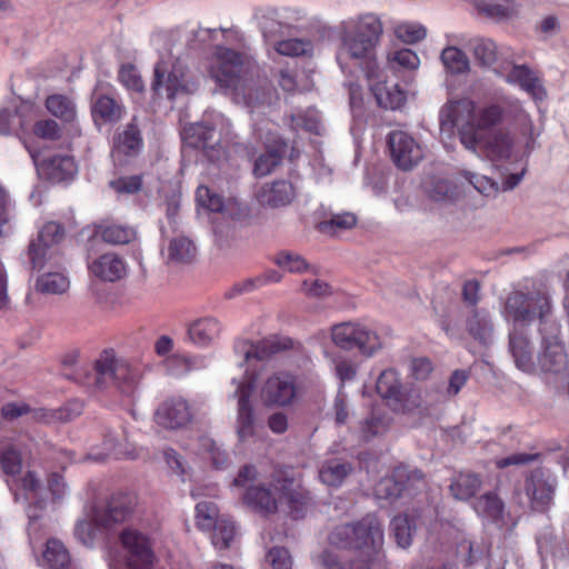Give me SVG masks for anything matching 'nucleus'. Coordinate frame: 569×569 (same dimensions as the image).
I'll return each instance as SVG.
<instances>
[{
  "label": "nucleus",
  "instance_id": "obj_37",
  "mask_svg": "<svg viewBox=\"0 0 569 569\" xmlns=\"http://www.w3.org/2000/svg\"><path fill=\"white\" fill-rule=\"evenodd\" d=\"M96 233L110 244H126L133 241L137 237V232L132 227L104 222L97 226Z\"/></svg>",
  "mask_w": 569,
  "mask_h": 569
},
{
  "label": "nucleus",
  "instance_id": "obj_30",
  "mask_svg": "<svg viewBox=\"0 0 569 569\" xmlns=\"http://www.w3.org/2000/svg\"><path fill=\"white\" fill-rule=\"evenodd\" d=\"M543 350L538 356V365L545 372L560 373L567 368L568 359L565 347L558 340H543Z\"/></svg>",
  "mask_w": 569,
  "mask_h": 569
},
{
  "label": "nucleus",
  "instance_id": "obj_54",
  "mask_svg": "<svg viewBox=\"0 0 569 569\" xmlns=\"http://www.w3.org/2000/svg\"><path fill=\"white\" fill-rule=\"evenodd\" d=\"M290 120L292 128L296 130L301 129L313 134H320L321 122L316 109L292 113Z\"/></svg>",
  "mask_w": 569,
  "mask_h": 569
},
{
  "label": "nucleus",
  "instance_id": "obj_24",
  "mask_svg": "<svg viewBox=\"0 0 569 569\" xmlns=\"http://www.w3.org/2000/svg\"><path fill=\"white\" fill-rule=\"evenodd\" d=\"M279 12L274 9H268L260 19V27L263 33L267 46L269 49V56L274 61L284 56V40L282 38V23L277 18Z\"/></svg>",
  "mask_w": 569,
  "mask_h": 569
},
{
  "label": "nucleus",
  "instance_id": "obj_52",
  "mask_svg": "<svg viewBox=\"0 0 569 569\" xmlns=\"http://www.w3.org/2000/svg\"><path fill=\"white\" fill-rule=\"evenodd\" d=\"M169 259L178 263L190 262L196 256V247L187 237L172 239L168 247Z\"/></svg>",
  "mask_w": 569,
  "mask_h": 569
},
{
  "label": "nucleus",
  "instance_id": "obj_15",
  "mask_svg": "<svg viewBox=\"0 0 569 569\" xmlns=\"http://www.w3.org/2000/svg\"><path fill=\"white\" fill-rule=\"evenodd\" d=\"M419 483H425L423 473L418 469L410 470L407 466L400 465L390 476L379 480L375 492L380 499L393 500Z\"/></svg>",
  "mask_w": 569,
  "mask_h": 569
},
{
  "label": "nucleus",
  "instance_id": "obj_22",
  "mask_svg": "<svg viewBox=\"0 0 569 569\" xmlns=\"http://www.w3.org/2000/svg\"><path fill=\"white\" fill-rule=\"evenodd\" d=\"M188 402L182 398H171L162 402L156 411V421L167 429H178L191 421Z\"/></svg>",
  "mask_w": 569,
  "mask_h": 569
},
{
  "label": "nucleus",
  "instance_id": "obj_11",
  "mask_svg": "<svg viewBox=\"0 0 569 569\" xmlns=\"http://www.w3.org/2000/svg\"><path fill=\"white\" fill-rule=\"evenodd\" d=\"M152 90L172 100L179 93L189 92L184 67L179 59H161L154 67Z\"/></svg>",
  "mask_w": 569,
  "mask_h": 569
},
{
  "label": "nucleus",
  "instance_id": "obj_40",
  "mask_svg": "<svg viewBox=\"0 0 569 569\" xmlns=\"http://www.w3.org/2000/svg\"><path fill=\"white\" fill-rule=\"evenodd\" d=\"M475 60L483 67H491L498 60V46L489 38H476L469 42Z\"/></svg>",
  "mask_w": 569,
  "mask_h": 569
},
{
  "label": "nucleus",
  "instance_id": "obj_57",
  "mask_svg": "<svg viewBox=\"0 0 569 569\" xmlns=\"http://www.w3.org/2000/svg\"><path fill=\"white\" fill-rule=\"evenodd\" d=\"M199 442L200 450L208 456L214 468L224 469L228 466V453L220 446H218L213 439L209 437H201Z\"/></svg>",
  "mask_w": 569,
  "mask_h": 569
},
{
  "label": "nucleus",
  "instance_id": "obj_26",
  "mask_svg": "<svg viewBox=\"0 0 569 569\" xmlns=\"http://www.w3.org/2000/svg\"><path fill=\"white\" fill-rule=\"evenodd\" d=\"M89 270L97 278L113 282L126 276L127 266L119 254L107 252L89 263Z\"/></svg>",
  "mask_w": 569,
  "mask_h": 569
},
{
  "label": "nucleus",
  "instance_id": "obj_45",
  "mask_svg": "<svg viewBox=\"0 0 569 569\" xmlns=\"http://www.w3.org/2000/svg\"><path fill=\"white\" fill-rule=\"evenodd\" d=\"M256 198L262 207H281L284 203V181L276 180L271 183H264L257 191Z\"/></svg>",
  "mask_w": 569,
  "mask_h": 569
},
{
  "label": "nucleus",
  "instance_id": "obj_49",
  "mask_svg": "<svg viewBox=\"0 0 569 569\" xmlns=\"http://www.w3.org/2000/svg\"><path fill=\"white\" fill-rule=\"evenodd\" d=\"M356 224L357 217L351 212H343L320 221L316 228L322 234L335 236L338 231L352 229Z\"/></svg>",
  "mask_w": 569,
  "mask_h": 569
},
{
  "label": "nucleus",
  "instance_id": "obj_33",
  "mask_svg": "<svg viewBox=\"0 0 569 569\" xmlns=\"http://www.w3.org/2000/svg\"><path fill=\"white\" fill-rule=\"evenodd\" d=\"M42 560L48 569H73V562L68 549L56 538L47 541Z\"/></svg>",
  "mask_w": 569,
  "mask_h": 569
},
{
  "label": "nucleus",
  "instance_id": "obj_17",
  "mask_svg": "<svg viewBox=\"0 0 569 569\" xmlns=\"http://www.w3.org/2000/svg\"><path fill=\"white\" fill-rule=\"evenodd\" d=\"M284 496V479L279 476L276 483L270 487L250 486L247 488L242 500L252 510L270 516L278 511L279 502Z\"/></svg>",
  "mask_w": 569,
  "mask_h": 569
},
{
  "label": "nucleus",
  "instance_id": "obj_60",
  "mask_svg": "<svg viewBox=\"0 0 569 569\" xmlns=\"http://www.w3.org/2000/svg\"><path fill=\"white\" fill-rule=\"evenodd\" d=\"M196 199L201 207H203L212 212H222L223 211V208H224L223 198L220 194L211 191L206 186L198 187L197 192H196Z\"/></svg>",
  "mask_w": 569,
  "mask_h": 569
},
{
  "label": "nucleus",
  "instance_id": "obj_1",
  "mask_svg": "<svg viewBox=\"0 0 569 569\" xmlns=\"http://www.w3.org/2000/svg\"><path fill=\"white\" fill-rule=\"evenodd\" d=\"M506 119L517 126L527 137L528 152L535 148L533 122L519 100L502 104L499 102L477 107L469 99L448 101L439 113L441 134L448 138L458 133L461 144L469 151H481L491 160L508 159L513 149V139L505 129L493 130Z\"/></svg>",
  "mask_w": 569,
  "mask_h": 569
},
{
  "label": "nucleus",
  "instance_id": "obj_2",
  "mask_svg": "<svg viewBox=\"0 0 569 569\" xmlns=\"http://www.w3.org/2000/svg\"><path fill=\"white\" fill-rule=\"evenodd\" d=\"M329 542L337 548L356 551L349 569H381L386 563L383 526L373 513L337 526L329 535Z\"/></svg>",
  "mask_w": 569,
  "mask_h": 569
},
{
  "label": "nucleus",
  "instance_id": "obj_13",
  "mask_svg": "<svg viewBox=\"0 0 569 569\" xmlns=\"http://www.w3.org/2000/svg\"><path fill=\"white\" fill-rule=\"evenodd\" d=\"M137 505L138 498L136 493L116 492L109 498L106 506L92 508V517L98 526L109 529L130 519Z\"/></svg>",
  "mask_w": 569,
  "mask_h": 569
},
{
  "label": "nucleus",
  "instance_id": "obj_44",
  "mask_svg": "<svg viewBox=\"0 0 569 569\" xmlns=\"http://www.w3.org/2000/svg\"><path fill=\"white\" fill-rule=\"evenodd\" d=\"M70 286L67 276L61 272H48L37 278L36 290L43 295H62Z\"/></svg>",
  "mask_w": 569,
  "mask_h": 569
},
{
  "label": "nucleus",
  "instance_id": "obj_58",
  "mask_svg": "<svg viewBox=\"0 0 569 569\" xmlns=\"http://www.w3.org/2000/svg\"><path fill=\"white\" fill-rule=\"evenodd\" d=\"M82 412V405L81 402L74 400L70 401L63 407L49 411L47 413H43L41 416V419H43L46 422H53V421H61V422H68L70 420H73L78 416H80Z\"/></svg>",
  "mask_w": 569,
  "mask_h": 569
},
{
  "label": "nucleus",
  "instance_id": "obj_35",
  "mask_svg": "<svg viewBox=\"0 0 569 569\" xmlns=\"http://www.w3.org/2000/svg\"><path fill=\"white\" fill-rule=\"evenodd\" d=\"M376 389L378 395L391 407L403 389L398 371L395 369L383 370L377 379Z\"/></svg>",
  "mask_w": 569,
  "mask_h": 569
},
{
  "label": "nucleus",
  "instance_id": "obj_50",
  "mask_svg": "<svg viewBox=\"0 0 569 569\" xmlns=\"http://www.w3.org/2000/svg\"><path fill=\"white\" fill-rule=\"evenodd\" d=\"M482 12L496 21L511 19L518 13V6L515 0H490L486 2Z\"/></svg>",
  "mask_w": 569,
  "mask_h": 569
},
{
  "label": "nucleus",
  "instance_id": "obj_56",
  "mask_svg": "<svg viewBox=\"0 0 569 569\" xmlns=\"http://www.w3.org/2000/svg\"><path fill=\"white\" fill-rule=\"evenodd\" d=\"M219 509L216 503L210 501H201L196 506L197 526L202 530H211L212 527L220 521Z\"/></svg>",
  "mask_w": 569,
  "mask_h": 569
},
{
  "label": "nucleus",
  "instance_id": "obj_53",
  "mask_svg": "<svg viewBox=\"0 0 569 569\" xmlns=\"http://www.w3.org/2000/svg\"><path fill=\"white\" fill-rule=\"evenodd\" d=\"M283 537L280 533H269V540L266 541L267 553L264 557V566L271 569H284V549L282 547Z\"/></svg>",
  "mask_w": 569,
  "mask_h": 569
},
{
  "label": "nucleus",
  "instance_id": "obj_63",
  "mask_svg": "<svg viewBox=\"0 0 569 569\" xmlns=\"http://www.w3.org/2000/svg\"><path fill=\"white\" fill-rule=\"evenodd\" d=\"M118 79L129 90L137 92L143 90L141 77L132 64L122 66L119 70Z\"/></svg>",
  "mask_w": 569,
  "mask_h": 569
},
{
  "label": "nucleus",
  "instance_id": "obj_27",
  "mask_svg": "<svg viewBox=\"0 0 569 569\" xmlns=\"http://www.w3.org/2000/svg\"><path fill=\"white\" fill-rule=\"evenodd\" d=\"M483 480L481 475L466 470L456 473L450 481L449 492L453 499L459 501H469L477 498V493L482 488Z\"/></svg>",
  "mask_w": 569,
  "mask_h": 569
},
{
  "label": "nucleus",
  "instance_id": "obj_39",
  "mask_svg": "<svg viewBox=\"0 0 569 569\" xmlns=\"http://www.w3.org/2000/svg\"><path fill=\"white\" fill-rule=\"evenodd\" d=\"M351 471V463L331 459L320 468L319 478L327 486L339 487Z\"/></svg>",
  "mask_w": 569,
  "mask_h": 569
},
{
  "label": "nucleus",
  "instance_id": "obj_64",
  "mask_svg": "<svg viewBox=\"0 0 569 569\" xmlns=\"http://www.w3.org/2000/svg\"><path fill=\"white\" fill-rule=\"evenodd\" d=\"M33 133L43 140L56 141L61 137V128L57 121L44 119L34 123Z\"/></svg>",
  "mask_w": 569,
  "mask_h": 569
},
{
  "label": "nucleus",
  "instance_id": "obj_21",
  "mask_svg": "<svg viewBox=\"0 0 569 569\" xmlns=\"http://www.w3.org/2000/svg\"><path fill=\"white\" fill-rule=\"evenodd\" d=\"M252 391L253 383L250 381L239 382L234 391V397L238 399L236 428L242 441L254 433V412L250 401Z\"/></svg>",
  "mask_w": 569,
  "mask_h": 569
},
{
  "label": "nucleus",
  "instance_id": "obj_51",
  "mask_svg": "<svg viewBox=\"0 0 569 569\" xmlns=\"http://www.w3.org/2000/svg\"><path fill=\"white\" fill-rule=\"evenodd\" d=\"M441 61L446 69L453 74L465 73L469 70V59L457 47H447L441 52Z\"/></svg>",
  "mask_w": 569,
  "mask_h": 569
},
{
  "label": "nucleus",
  "instance_id": "obj_19",
  "mask_svg": "<svg viewBox=\"0 0 569 569\" xmlns=\"http://www.w3.org/2000/svg\"><path fill=\"white\" fill-rule=\"evenodd\" d=\"M182 138L188 147L203 150L210 161H219L224 156L212 126L203 122L191 123L184 128Z\"/></svg>",
  "mask_w": 569,
  "mask_h": 569
},
{
  "label": "nucleus",
  "instance_id": "obj_46",
  "mask_svg": "<svg viewBox=\"0 0 569 569\" xmlns=\"http://www.w3.org/2000/svg\"><path fill=\"white\" fill-rule=\"evenodd\" d=\"M311 503V497L308 491L299 488L289 490L287 486V516L295 520L306 517Z\"/></svg>",
  "mask_w": 569,
  "mask_h": 569
},
{
  "label": "nucleus",
  "instance_id": "obj_16",
  "mask_svg": "<svg viewBox=\"0 0 569 569\" xmlns=\"http://www.w3.org/2000/svg\"><path fill=\"white\" fill-rule=\"evenodd\" d=\"M120 540L126 550V560L130 569H152L154 553L149 538L133 528L121 532Z\"/></svg>",
  "mask_w": 569,
  "mask_h": 569
},
{
  "label": "nucleus",
  "instance_id": "obj_10",
  "mask_svg": "<svg viewBox=\"0 0 569 569\" xmlns=\"http://www.w3.org/2000/svg\"><path fill=\"white\" fill-rule=\"evenodd\" d=\"M126 112L122 99L109 83L96 84L91 93V117L97 127L116 124Z\"/></svg>",
  "mask_w": 569,
  "mask_h": 569
},
{
  "label": "nucleus",
  "instance_id": "obj_23",
  "mask_svg": "<svg viewBox=\"0 0 569 569\" xmlns=\"http://www.w3.org/2000/svg\"><path fill=\"white\" fill-rule=\"evenodd\" d=\"M222 323L219 319L207 316L191 321L187 326L188 340L199 348H207L219 339Z\"/></svg>",
  "mask_w": 569,
  "mask_h": 569
},
{
  "label": "nucleus",
  "instance_id": "obj_28",
  "mask_svg": "<svg viewBox=\"0 0 569 569\" xmlns=\"http://www.w3.org/2000/svg\"><path fill=\"white\" fill-rule=\"evenodd\" d=\"M284 142L279 137L277 140L266 138V152L261 153L254 161L253 174L262 178L270 174L282 162Z\"/></svg>",
  "mask_w": 569,
  "mask_h": 569
},
{
  "label": "nucleus",
  "instance_id": "obj_38",
  "mask_svg": "<svg viewBox=\"0 0 569 569\" xmlns=\"http://www.w3.org/2000/svg\"><path fill=\"white\" fill-rule=\"evenodd\" d=\"M416 520L408 513L398 515L390 521V531L398 547L407 549L412 543Z\"/></svg>",
  "mask_w": 569,
  "mask_h": 569
},
{
  "label": "nucleus",
  "instance_id": "obj_31",
  "mask_svg": "<svg viewBox=\"0 0 569 569\" xmlns=\"http://www.w3.org/2000/svg\"><path fill=\"white\" fill-rule=\"evenodd\" d=\"M509 349L515 359L516 366L525 371L531 372L535 370L532 360V351L530 341L526 335L515 329L509 333Z\"/></svg>",
  "mask_w": 569,
  "mask_h": 569
},
{
  "label": "nucleus",
  "instance_id": "obj_43",
  "mask_svg": "<svg viewBox=\"0 0 569 569\" xmlns=\"http://www.w3.org/2000/svg\"><path fill=\"white\" fill-rule=\"evenodd\" d=\"M492 323L487 311L473 309L471 316L467 320V330L470 336L480 342H486L492 333Z\"/></svg>",
  "mask_w": 569,
  "mask_h": 569
},
{
  "label": "nucleus",
  "instance_id": "obj_20",
  "mask_svg": "<svg viewBox=\"0 0 569 569\" xmlns=\"http://www.w3.org/2000/svg\"><path fill=\"white\" fill-rule=\"evenodd\" d=\"M387 142L395 164L402 170L411 169L422 159L420 146L405 131H391Z\"/></svg>",
  "mask_w": 569,
  "mask_h": 569
},
{
  "label": "nucleus",
  "instance_id": "obj_42",
  "mask_svg": "<svg viewBox=\"0 0 569 569\" xmlns=\"http://www.w3.org/2000/svg\"><path fill=\"white\" fill-rule=\"evenodd\" d=\"M391 409L400 413L421 412L426 409L421 390L413 387L403 388L400 397L392 403Z\"/></svg>",
  "mask_w": 569,
  "mask_h": 569
},
{
  "label": "nucleus",
  "instance_id": "obj_12",
  "mask_svg": "<svg viewBox=\"0 0 569 569\" xmlns=\"http://www.w3.org/2000/svg\"><path fill=\"white\" fill-rule=\"evenodd\" d=\"M143 148L141 120L132 116L130 121L116 129L112 136L111 158L114 163H122L140 154Z\"/></svg>",
  "mask_w": 569,
  "mask_h": 569
},
{
  "label": "nucleus",
  "instance_id": "obj_9",
  "mask_svg": "<svg viewBox=\"0 0 569 569\" xmlns=\"http://www.w3.org/2000/svg\"><path fill=\"white\" fill-rule=\"evenodd\" d=\"M331 339L343 350L358 349L362 355L371 356L380 348L378 335L358 322H342L332 326Z\"/></svg>",
  "mask_w": 569,
  "mask_h": 569
},
{
  "label": "nucleus",
  "instance_id": "obj_59",
  "mask_svg": "<svg viewBox=\"0 0 569 569\" xmlns=\"http://www.w3.org/2000/svg\"><path fill=\"white\" fill-rule=\"evenodd\" d=\"M99 527L100 526L93 520L91 509L90 512L86 515V518L77 521L74 536L82 545L90 546L94 540L96 529Z\"/></svg>",
  "mask_w": 569,
  "mask_h": 569
},
{
  "label": "nucleus",
  "instance_id": "obj_5",
  "mask_svg": "<svg viewBox=\"0 0 569 569\" xmlns=\"http://www.w3.org/2000/svg\"><path fill=\"white\" fill-rule=\"evenodd\" d=\"M247 74L248 68L241 53L222 46L216 47L210 76L217 84L236 97L242 96L248 106L254 107L264 103L267 101L266 92L261 98L253 96Z\"/></svg>",
  "mask_w": 569,
  "mask_h": 569
},
{
  "label": "nucleus",
  "instance_id": "obj_3",
  "mask_svg": "<svg viewBox=\"0 0 569 569\" xmlns=\"http://www.w3.org/2000/svg\"><path fill=\"white\" fill-rule=\"evenodd\" d=\"M382 31L381 20L372 13L342 21L339 24L341 51L337 56L340 68L345 71L348 57L357 61L366 77L371 79L377 68L375 51Z\"/></svg>",
  "mask_w": 569,
  "mask_h": 569
},
{
  "label": "nucleus",
  "instance_id": "obj_61",
  "mask_svg": "<svg viewBox=\"0 0 569 569\" xmlns=\"http://www.w3.org/2000/svg\"><path fill=\"white\" fill-rule=\"evenodd\" d=\"M395 33L402 42L416 43L426 38L427 30L421 24L407 22L398 24Z\"/></svg>",
  "mask_w": 569,
  "mask_h": 569
},
{
  "label": "nucleus",
  "instance_id": "obj_47",
  "mask_svg": "<svg viewBox=\"0 0 569 569\" xmlns=\"http://www.w3.org/2000/svg\"><path fill=\"white\" fill-rule=\"evenodd\" d=\"M390 423L389 417L380 408H373L370 416L361 423L362 439L368 441L371 438L387 431Z\"/></svg>",
  "mask_w": 569,
  "mask_h": 569
},
{
  "label": "nucleus",
  "instance_id": "obj_32",
  "mask_svg": "<svg viewBox=\"0 0 569 569\" xmlns=\"http://www.w3.org/2000/svg\"><path fill=\"white\" fill-rule=\"evenodd\" d=\"M371 91L379 107L385 109H400L406 100V92L398 83L388 86L387 82H377L371 87Z\"/></svg>",
  "mask_w": 569,
  "mask_h": 569
},
{
  "label": "nucleus",
  "instance_id": "obj_7",
  "mask_svg": "<svg viewBox=\"0 0 569 569\" xmlns=\"http://www.w3.org/2000/svg\"><path fill=\"white\" fill-rule=\"evenodd\" d=\"M551 309L550 295L545 288L527 292L512 290L506 297L501 315L515 326H529L536 319L543 322Z\"/></svg>",
  "mask_w": 569,
  "mask_h": 569
},
{
  "label": "nucleus",
  "instance_id": "obj_18",
  "mask_svg": "<svg viewBox=\"0 0 569 569\" xmlns=\"http://www.w3.org/2000/svg\"><path fill=\"white\" fill-rule=\"evenodd\" d=\"M283 350L284 342L279 335L268 336L256 343L250 340H238L234 343V351L243 357L246 363L257 360L274 366L277 355Z\"/></svg>",
  "mask_w": 569,
  "mask_h": 569
},
{
  "label": "nucleus",
  "instance_id": "obj_8",
  "mask_svg": "<svg viewBox=\"0 0 569 569\" xmlns=\"http://www.w3.org/2000/svg\"><path fill=\"white\" fill-rule=\"evenodd\" d=\"M556 491V479L541 467L528 470L522 482L515 488V495L521 499L525 496L529 508L543 513L550 508Z\"/></svg>",
  "mask_w": 569,
  "mask_h": 569
},
{
  "label": "nucleus",
  "instance_id": "obj_36",
  "mask_svg": "<svg viewBox=\"0 0 569 569\" xmlns=\"http://www.w3.org/2000/svg\"><path fill=\"white\" fill-rule=\"evenodd\" d=\"M43 169L54 181H63L72 178L77 172V166L70 156H52L43 161Z\"/></svg>",
  "mask_w": 569,
  "mask_h": 569
},
{
  "label": "nucleus",
  "instance_id": "obj_6",
  "mask_svg": "<svg viewBox=\"0 0 569 569\" xmlns=\"http://www.w3.org/2000/svg\"><path fill=\"white\" fill-rule=\"evenodd\" d=\"M287 407L309 402L317 391L312 361L299 341L287 338Z\"/></svg>",
  "mask_w": 569,
  "mask_h": 569
},
{
  "label": "nucleus",
  "instance_id": "obj_55",
  "mask_svg": "<svg viewBox=\"0 0 569 569\" xmlns=\"http://www.w3.org/2000/svg\"><path fill=\"white\" fill-rule=\"evenodd\" d=\"M211 541L218 550H226L230 548L231 542L236 535L234 523L228 519H221L212 529Z\"/></svg>",
  "mask_w": 569,
  "mask_h": 569
},
{
  "label": "nucleus",
  "instance_id": "obj_41",
  "mask_svg": "<svg viewBox=\"0 0 569 569\" xmlns=\"http://www.w3.org/2000/svg\"><path fill=\"white\" fill-rule=\"evenodd\" d=\"M47 110L64 122H71L77 117V108L72 99L64 94H51L46 99Z\"/></svg>",
  "mask_w": 569,
  "mask_h": 569
},
{
  "label": "nucleus",
  "instance_id": "obj_25",
  "mask_svg": "<svg viewBox=\"0 0 569 569\" xmlns=\"http://www.w3.org/2000/svg\"><path fill=\"white\" fill-rule=\"evenodd\" d=\"M506 80L511 84L519 86L536 101H541L547 97L541 80L526 64H515L508 72Z\"/></svg>",
  "mask_w": 569,
  "mask_h": 569
},
{
  "label": "nucleus",
  "instance_id": "obj_48",
  "mask_svg": "<svg viewBox=\"0 0 569 569\" xmlns=\"http://www.w3.org/2000/svg\"><path fill=\"white\" fill-rule=\"evenodd\" d=\"M0 466L7 476L14 477L21 471L22 458L18 443L10 442L1 447Z\"/></svg>",
  "mask_w": 569,
  "mask_h": 569
},
{
  "label": "nucleus",
  "instance_id": "obj_62",
  "mask_svg": "<svg viewBox=\"0 0 569 569\" xmlns=\"http://www.w3.org/2000/svg\"><path fill=\"white\" fill-rule=\"evenodd\" d=\"M465 178L473 186V188L485 197L496 196L499 192L498 182L487 176H480L472 172H465Z\"/></svg>",
  "mask_w": 569,
  "mask_h": 569
},
{
  "label": "nucleus",
  "instance_id": "obj_4",
  "mask_svg": "<svg viewBox=\"0 0 569 569\" xmlns=\"http://www.w3.org/2000/svg\"><path fill=\"white\" fill-rule=\"evenodd\" d=\"M142 378L138 365L120 358L113 350H103L94 361L92 371L87 373L83 383L98 390L114 386L124 396H132Z\"/></svg>",
  "mask_w": 569,
  "mask_h": 569
},
{
  "label": "nucleus",
  "instance_id": "obj_34",
  "mask_svg": "<svg viewBox=\"0 0 569 569\" xmlns=\"http://www.w3.org/2000/svg\"><path fill=\"white\" fill-rule=\"evenodd\" d=\"M472 507L479 516L492 521L501 520L505 512V503L495 491H488L477 497Z\"/></svg>",
  "mask_w": 569,
  "mask_h": 569
},
{
  "label": "nucleus",
  "instance_id": "obj_14",
  "mask_svg": "<svg viewBox=\"0 0 569 569\" xmlns=\"http://www.w3.org/2000/svg\"><path fill=\"white\" fill-rule=\"evenodd\" d=\"M64 238V228L62 224L50 221L47 222L28 246L29 264L33 270H40L52 256V248L60 243Z\"/></svg>",
  "mask_w": 569,
  "mask_h": 569
},
{
  "label": "nucleus",
  "instance_id": "obj_29",
  "mask_svg": "<svg viewBox=\"0 0 569 569\" xmlns=\"http://www.w3.org/2000/svg\"><path fill=\"white\" fill-rule=\"evenodd\" d=\"M260 399L263 408L278 410L284 407V375L276 371L268 376L260 389Z\"/></svg>",
  "mask_w": 569,
  "mask_h": 569
}]
</instances>
